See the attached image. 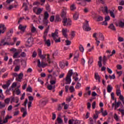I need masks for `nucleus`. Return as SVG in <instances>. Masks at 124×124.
<instances>
[{
    "label": "nucleus",
    "mask_w": 124,
    "mask_h": 124,
    "mask_svg": "<svg viewBox=\"0 0 124 124\" xmlns=\"http://www.w3.org/2000/svg\"><path fill=\"white\" fill-rule=\"evenodd\" d=\"M56 80H50V85H51L56 84Z\"/></svg>",
    "instance_id": "052dcab7"
},
{
    "label": "nucleus",
    "mask_w": 124,
    "mask_h": 124,
    "mask_svg": "<svg viewBox=\"0 0 124 124\" xmlns=\"http://www.w3.org/2000/svg\"><path fill=\"white\" fill-rule=\"evenodd\" d=\"M102 8H104V10H102V12H103V13H104V12H106L107 14H108V13H109V12H108V7L107 6L102 7Z\"/></svg>",
    "instance_id": "aec40b11"
},
{
    "label": "nucleus",
    "mask_w": 124,
    "mask_h": 124,
    "mask_svg": "<svg viewBox=\"0 0 124 124\" xmlns=\"http://www.w3.org/2000/svg\"><path fill=\"white\" fill-rule=\"evenodd\" d=\"M78 58H79V53H78L77 55L74 56V61L75 62H78Z\"/></svg>",
    "instance_id": "cd10ccee"
},
{
    "label": "nucleus",
    "mask_w": 124,
    "mask_h": 124,
    "mask_svg": "<svg viewBox=\"0 0 124 124\" xmlns=\"http://www.w3.org/2000/svg\"><path fill=\"white\" fill-rule=\"evenodd\" d=\"M3 124H6L7 123H8V115H7L5 118L4 121H3Z\"/></svg>",
    "instance_id": "4c0bfd02"
},
{
    "label": "nucleus",
    "mask_w": 124,
    "mask_h": 124,
    "mask_svg": "<svg viewBox=\"0 0 124 124\" xmlns=\"http://www.w3.org/2000/svg\"><path fill=\"white\" fill-rule=\"evenodd\" d=\"M79 50L80 51V52H82V53H83V52H84V47H83V46H82V45H80L79 46Z\"/></svg>",
    "instance_id": "37998d69"
},
{
    "label": "nucleus",
    "mask_w": 124,
    "mask_h": 124,
    "mask_svg": "<svg viewBox=\"0 0 124 124\" xmlns=\"http://www.w3.org/2000/svg\"><path fill=\"white\" fill-rule=\"evenodd\" d=\"M4 107H5V105L4 104H2L1 102H0V109L4 108Z\"/></svg>",
    "instance_id": "864d4df0"
},
{
    "label": "nucleus",
    "mask_w": 124,
    "mask_h": 124,
    "mask_svg": "<svg viewBox=\"0 0 124 124\" xmlns=\"http://www.w3.org/2000/svg\"><path fill=\"white\" fill-rule=\"evenodd\" d=\"M65 43H66V45L67 46H68L70 45V44H71V41H70L68 40H66L65 41Z\"/></svg>",
    "instance_id": "3c124183"
},
{
    "label": "nucleus",
    "mask_w": 124,
    "mask_h": 124,
    "mask_svg": "<svg viewBox=\"0 0 124 124\" xmlns=\"http://www.w3.org/2000/svg\"><path fill=\"white\" fill-rule=\"evenodd\" d=\"M0 29H2V30H0V34H1V33H4V32L6 31V27H5L4 24H0Z\"/></svg>",
    "instance_id": "423d86ee"
},
{
    "label": "nucleus",
    "mask_w": 124,
    "mask_h": 124,
    "mask_svg": "<svg viewBox=\"0 0 124 124\" xmlns=\"http://www.w3.org/2000/svg\"><path fill=\"white\" fill-rule=\"evenodd\" d=\"M93 58L89 59L88 63L91 65L92 63H93Z\"/></svg>",
    "instance_id": "bf43d9fd"
},
{
    "label": "nucleus",
    "mask_w": 124,
    "mask_h": 124,
    "mask_svg": "<svg viewBox=\"0 0 124 124\" xmlns=\"http://www.w3.org/2000/svg\"><path fill=\"white\" fill-rule=\"evenodd\" d=\"M72 74H73V72L72 70H70L65 78L63 80L66 81V84H69L71 83V77L72 76Z\"/></svg>",
    "instance_id": "f257e3e1"
},
{
    "label": "nucleus",
    "mask_w": 124,
    "mask_h": 124,
    "mask_svg": "<svg viewBox=\"0 0 124 124\" xmlns=\"http://www.w3.org/2000/svg\"><path fill=\"white\" fill-rule=\"evenodd\" d=\"M97 22H100V21H103V17L101 16H98L97 18Z\"/></svg>",
    "instance_id": "ea45409f"
},
{
    "label": "nucleus",
    "mask_w": 124,
    "mask_h": 124,
    "mask_svg": "<svg viewBox=\"0 0 124 124\" xmlns=\"http://www.w3.org/2000/svg\"><path fill=\"white\" fill-rule=\"evenodd\" d=\"M43 10V9H41L40 8H38V10L37 11V13H36V14L37 15H39V14H41V12H42Z\"/></svg>",
    "instance_id": "c85d7f7f"
},
{
    "label": "nucleus",
    "mask_w": 124,
    "mask_h": 124,
    "mask_svg": "<svg viewBox=\"0 0 124 124\" xmlns=\"http://www.w3.org/2000/svg\"><path fill=\"white\" fill-rule=\"evenodd\" d=\"M10 102V98H7L4 100L5 103H6L7 104H8Z\"/></svg>",
    "instance_id": "6e6d98bb"
},
{
    "label": "nucleus",
    "mask_w": 124,
    "mask_h": 124,
    "mask_svg": "<svg viewBox=\"0 0 124 124\" xmlns=\"http://www.w3.org/2000/svg\"><path fill=\"white\" fill-rule=\"evenodd\" d=\"M46 9L47 11H51V9H50V5H49V4H47L46 5Z\"/></svg>",
    "instance_id": "de8ad7c7"
},
{
    "label": "nucleus",
    "mask_w": 124,
    "mask_h": 124,
    "mask_svg": "<svg viewBox=\"0 0 124 124\" xmlns=\"http://www.w3.org/2000/svg\"><path fill=\"white\" fill-rule=\"evenodd\" d=\"M102 115L103 117H105V116H107V115H108L107 110H105L103 112H102Z\"/></svg>",
    "instance_id": "8fccbe9b"
},
{
    "label": "nucleus",
    "mask_w": 124,
    "mask_h": 124,
    "mask_svg": "<svg viewBox=\"0 0 124 124\" xmlns=\"http://www.w3.org/2000/svg\"><path fill=\"white\" fill-rule=\"evenodd\" d=\"M47 102H48V100H41L39 102V105L40 106H41L42 107H44L45 105L47 104Z\"/></svg>",
    "instance_id": "6e6552de"
},
{
    "label": "nucleus",
    "mask_w": 124,
    "mask_h": 124,
    "mask_svg": "<svg viewBox=\"0 0 124 124\" xmlns=\"http://www.w3.org/2000/svg\"><path fill=\"white\" fill-rule=\"evenodd\" d=\"M44 16H44V19L47 20V19H48V18H49V14H48V12H46L45 13Z\"/></svg>",
    "instance_id": "a878e982"
},
{
    "label": "nucleus",
    "mask_w": 124,
    "mask_h": 124,
    "mask_svg": "<svg viewBox=\"0 0 124 124\" xmlns=\"http://www.w3.org/2000/svg\"><path fill=\"white\" fill-rule=\"evenodd\" d=\"M50 29V25H48L46 30L45 31V32L44 33V35H47L48 34V31H49V30Z\"/></svg>",
    "instance_id": "4be33fe9"
},
{
    "label": "nucleus",
    "mask_w": 124,
    "mask_h": 124,
    "mask_svg": "<svg viewBox=\"0 0 124 124\" xmlns=\"http://www.w3.org/2000/svg\"><path fill=\"white\" fill-rule=\"evenodd\" d=\"M109 13L110 14L111 17L112 18H115V14H114V12H112V11H110Z\"/></svg>",
    "instance_id": "13d9d810"
},
{
    "label": "nucleus",
    "mask_w": 124,
    "mask_h": 124,
    "mask_svg": "<svg viewBox=\"0 0 124 124\" xmlns=\"http://www.w3.org/2000/svg\"><path fill=\"white\" fill-rule=\"evenodd\" d=\"M57 121L58 124H62V119L61 117H58L57 119Z\"/></svg>",
    "instance_id": "473e14b6"
},
{
    "label": "nucleus",
    "mask_w": 124,
    "mask_h": 124,
    "mask_svg": "<svg viewBox=\"0 0 124 124\" xmlns=\"http://www.w3.org/2000/svg\"><path fill=\"white\" fill-rule=\"evenodd\" d=\"M69 90L70 93H73V92H75V89H74V87L73 86L70 87Z\"/></svg>",
    "instance_id": "58836bf2"
},
{
    "label": "nucleus",
    "mask_w": 124,
    "mask_h": 124,
    "mask_svg": "<svg viewBox=\"0 0 124 124\" xmlns=\"http://www.w3.org/2000/svg\"><path fill=\"white\" fill-rule=\"evenodd\" d=\"M27 92H29V93H32V88L30 86H29L26 90Z\"/></svg>",
    "instance_id": "7c9ffc66"
},
{
    "label": "nucleus",
    "mask_w": 124,
    "mask_h": 124,
    "mask_svg": "<svg viewBox=\"0 0 124 124\" xmlns=\"http://www.w3.org/2000/svg\"><path fill=\"white\" fill-rule=\"evenodd\" d=\"M27 35H30V38L28 39L27 43L28 44H31V43L32 42V41L31 40V34H28Z\"/></svg>",
    "instance_id": "5701e85b"
},
{
    "label": "nucleus",
    "mask_w": 124,
    "mask_h": 124,
    "mask_svg": "<svg viewBox=\"0 0 124 124\" xmlns=\"http://www.w3.org/2000/svg\"><path fill=\"white\" fill-rule=\"evenodd\" d=\"M70 9L72 11H73V10H75V9H76V7H75V4H73L72 5H71Z\"/></svg>",
    "instance_id": "f704fd0d"
},
{
    "label": "nucleus",
    "mask_w": 124,
    "mask_h": 124,
    "mask_svg": "<svg viewBox=\"0 0 124 124\" xmlns=\"http://www.w3.org/2000/svg\"><path fill=\"white\" fill-rule=\"evenodd\" d=\"M112 90H113V87H111L110 85H108V93H111V92H112Z\"/></svg>",
    "instance_id": "b1692460"
},
{
    "label": "nucleus",
    "mask_w": 124,
    "mask_h": 124,
    "mask_svg": "<svg viewBox=\"0 0 124 124\" xmlns=\"http://www.w3.org/2000/svg\"><path fill=\"white\" fill-rule=\"evenodd\" d=\"M108 29H110V30H111V31H116V27H115V26L113 23H111L108 26Z\"/></svg>",
    "instance_id": "9b49d317"
},
{
    "label": "nucleus",
    "mask_w": 124,
    "mask_h": 124,
    "mask_svg": "<svg viewBox=\"0 0 124 124\" xmlns=\"http://www.w3.org/2000/svg\"><path fill=\"white\" fill-rule=\"evenodd\" d=\"M50 22H54L55 20V16H50V19H49Z\"/></svg>",
    "instance_id": "4d7b16f0"
},
{
    "label": "nucleus",
    "mask_w": 124,
    "mask_h": 124,
    "mask_svg": "<svg viewBox=\"0 0 124 124\" xmlns=\"http://www.w3.org/2000/svg\"><path fill=\"white\" fill-rule=\"evenodd\" d=\"M62 23H63V26L64 27H70L72 25V21L70 18H64L62 19Z\"/></svg>",
    "instance_id": "7ed1b4c3"
},
{
    "label": "nucleus",
    "mask_w": 124,
    "mask_h": 124,
    "mask_svg": "<svg viewBox=\"0 0 124 124\" xmlns=\"http://www.w3.org/2000/svg\"><path fill=\"white\" fill-rule=\"evenodd\" d=\"M25 7L24 10L25 11H27L28 10V5H27V3H24L23 5V7Z\"/></svg>",
    "instance_id": "09e8293b"
},
{
    "label": "nucleus",
    "mask_w": 124,
    "mask_h": 124,
    "mask_svg": "<svg viewBox=\"0 0 124 124\" xmlns=\"http://www.w3.org/2000/svg\"><path fill=\"white\" fill-rule=\"evenodd\" d=\"M83 30L85 31H91V28L90 27V25H89V21L87 20L85 21V24L83 26Z\"/></svg>",
    "instance_id": "39448f33"
},
{
    "label": "nucleus",
    "mask_w": 124,
    "mask_h": 124,
    "mask_svg": "<svg viewBox=\"0 0 124 124\" xmlns=\"http://www.w3.org/2000/svg\"><path fill=\"white\" fill-rule=\"evenodd\" d=\"M110 95L111 96V99H112V100H115V94L113 92L111 93Z\"/></svg>",
    "instance_id": "e2e57ef3"
},
{
    "label": "nucleus",
    "mask_w": 124,
    "mask_h": 124,
    "mask_svg": "<svg viewBox=\"0 0 124 124\" xmlns=\"http://www.w3.org/2000/svg\"><path fill=\"white\" fill-rule=\"evenodd\" d=\"M24 77V74L21 73L19 75H18V79H23V77Z\"/></svg>",
    "instance_id": "a19ab883"
},
{
    "label": "nucleus",
    "mask_w": 124,
    "mask_h": 124,
    "mask_svg": "<svg viewBox=\"0 0 124 124\" xmlns=\"http://www.w3.org/2000/svg\"><path fill=\"white\" fill-rule=\"evenodd\" d=\"M61 17L63 20V19H66V12L64 11V10H62V12L61 13Z\"/></svg>",
    "instance_id": "9d476101"
},
{
    "label": "nucleus",
    "mask_w": 124,
    "mask_h": 124,
    "mask_svg": "<svg viewBox=\"0 0 124 124\" xmlns=\"http://www.w3.org/2000/svg\"><path fill=\"white\" fill-rule=\"evenodd\" d=\"M26 56H27V54H26V53H25V52H22L21 54H20V57L21 58H26Z\"/></svg>",
    "instance_id": "c03bdc74"
},
{
    "label": "nucleus",
    "mask_w": 124,
    "mask_h": 124,
    "mask_svg": "<svg viewBox=\"0 0 124 124\" xmlns=\"http://www.w3.org/2000/svg\"><path fill=\"white\" fill-rule=\"evenodd\" d=\"M99 36L100 40H101L102 41H104V36H103V34H102V33H99Z\"/></svg>",
    "instance_id": "393cba45"
},
{
    "label": "nucleus",
    "mask_w": 124,
    "mask_h": 124,
    "mask_svg": "<svg viewBox=\"0 0 124 124\" xmlns=\"http://www.w3.org/2000/svg\"><path fill=\"white\" fill-rule=\"evenodd\" d=\"M70 101H71V97L69 96L66 98V102L69 103V102H70Z\"/></svg>",
    "instance_id": "49530a36"
},
{
    "label": "nucleus",
    "mask_w": 124,
    "mask_h": 124,
    "mask_svg": "<svg viewBox=\"0 0 124 124\" xmlns=\"http://www.w3.org/2000/svg\"><path fill=\"white\" fill-rule=\"evenodd\" d=\"M108 78H109L110 80H112V79H116V76H115V74H113L112 76L109 75Z\"/></svg>",
    "instance_id": "e433bc0d"
},
{
    "label": "nucleus",
    "mask_w": 124,
    "mask_h": 124,
    "mask_svg": "<svg viewBox=\"0 0 124 124\" xmlns=\"http://www.w3.org/2000/svg\"><path fill=\"white\" fill-rule=\"evenodd\" d=\"M102 57L100 56L99 57V61L98 62V65H99V67H101L102 66Z\"/></svg>",
    "instance_id": "2eb2a0df"
},
{
    "label": "nucleus",
    "mask_w": 124,
    "mask_h": 124,
    "mask_svg": "<svg viewBox=\"0 0 124 124\" xmlns=\"http://www.w3.org/2000/svg\"><path fill=\"white\" fill-rule=\"evenodd\" d=\"M47 63L45 64L44 62H40V60L39 59L38 60V67H45L47 65Z\"/></svg>",
    "instance_id": "0eeeda50"
},
{
    "label": "nucleus",
    "mask_w": 124,
    "mask_h": 124,
    "mask_svg": "<svg viewBox=\"0 0 124 124\" xmlns=\"http://www.w3.org/2000/svg\"><path fill=\"white\" fill-rule=\"evenodd\" d=\"M5 45H11V44L9 43H6L4 41V40L1 39V41H0V46H5Z\"/></svg>",
    "instance_id": "1a4fd4ad"
},
{
    "label": "nucleus",
    "mask_w": 124,
    "mask_h": 124,
    "mask_svg": "<svg viewBox=\"0 0 124 124\" xmlns=\"http://www.w3.org/2000/svg\"><path fill=\"white\" fill-rule=\"evenodd\" d=\"M43 23L44 25L46 26H46H48V20H44L43 21Z\"/></svg>",
    "instance_id": "603ef678"
},
{
    "label": "nucleus",
    "mask_w": 124,
    "mask_h": 124,
    "mask_svg": "<svg viewBox=\"0 0 124 124\" xmlns=\"http://www.w3.org/2000/svg\"><path fill=\"white\" fill-rule=\"evenodd\" d=\"M18 55H19V52L15 53L13 55L14 59H16V58H17V56H18Z\"/></svg>",
    "instance_id": "338daca9"
},
{
    "label": "nucleus",
    "mask_w": 124,
    "mask_h": 124,
    "mask_svg": "<svg viewBox=\"0 0 124 124\" xmlns=\"http://www.w3.org/2000/svg\"><path fill=\"white\" fill-rule=\"evenodd\" d=\"M78 18H79V13L76 12L73 16V19L74 20H78Z\"/></svg>",
    "instance_id": "4468645a"
},
{
    "label": "nucleus",
    "mask_w": 124,
    "mask_h": 124,
    "mask_svg": "<svg viewBox=\"0 0 124 124\" xmlns=\"http://www.w3.org/2000/svg\"><path fill=\"white\" fill-rule=\"evenodd\" d=\"M19 114H20V111L17 110L16 111H15V112H14V116H18V115H19Z\"/></svg>",
    "instance_id": "0e129e2a"
},
{
    "label": "nucleus",
    "mask_w": 124,
    "mask_h": 124,
    "mask_svg": "<svg viewBox=\"0 0 124 124\" xmlns=\"http://www.w3.org/2000/svg\"><path fill=\"white\" fill-rule=\"evenodd\" d=\"M116 95L117 96H119V95H121V89L116 90Z\"/></svg>",
    "instance_id": "79ce46f5"
},
{
    "label": "nucleus",
    "mask_w": 124,
    "mask_h": 124,
    "mask_svg": "<svg viewBox=\"0 0 124 124\" xmlns=\"http://www.w3.org/2000/svg\"><path fill=\"white\" fill-rule=\"evenodd\" d=\"M3 39H4L5 42L7 43H9V42H10V40H11V38H10V37H7Z\"/></svg>",
    "instance_id": "412c9836"
},
{
    "label": "nucleus",
    "mask_w": 124,
    "mask_h": 124,
    "mask_svg": "<svg viewBox=\"0 0 124 124\" xmlns=\"http://www.w3.org/2000/svg\"><path fill=\"white\" fill-rule=\"evenodd\" d=\"M116 67L119 70H121L122 68H123V67L121 66V65L120 64L117 65Z\"/></svg>",
    "instance_id": "69168bd1"
},
{
    "label": "nucleus",
    "mask_w": 124,
    "mask_h": 124,
    "mask_svg": "<svg viewBox=\"0 0 124 124\" xmlns=\"http://www.w3.org/2000/svg\"><path fill=\"white\" fill-rule=\"evenodd\" d=\"M4 95H3V93H2V90L0 89V99L1 100H3L4 99Z\"/></svg>",
    "instance_id": "a211bd4d"
},
{
    "label": "nucleus",
    "mask_w": 124,
    "mask_h": 124,
    "mask_svg": "<svg viewBox=\"0 0 124 124\" xmlns=\"http://www.w3.org/2000/svg\"><path fill=\"white\" fill-rule=\"evenodd\" d=\"M36 31V29H35V27H34V26H33L32 28H31V32L34 33Z\"/></svg>",
    "instance_id": "680f3d73"
},
{
    "label": "nucleus",
    "mask_w": 124,
    "mask_h": 124,
    "mask_svg": "<svg viewBox=\"0 0 124 124\" xmlns=\"http://www.w3.org/2000/svg\"><path fill=\"white\" fill-rule=\"evenodd\" d=\"M46 56H47V55L46 54H42L41 55H40L39 57V58H40L41 60H46Z\"/></svg>",
    "instance_id": "2f4dec72"
},
{
    "label": "nucleus",
    "mask_w": 124,
    "mask_h": 124,
    "mask_svg": "<svg viewBox=\"0 0 124 124\" xmlns=\"http://www.w3.org/2000/svg\"><path fill=\"white\" fill-rule=\"evenodd\" d=\"M94 78H95V80H98V79H100V77L99 75H98V73H95Z\"/></svg>",
    "instance_id": "72a5a7b5"
},
{
    "label": "nucleus",
    "mask_w": 124,
    "mask_h": 124,
    "mask_svg": "<svg viewBox=\"0 0 124 124\" xmlns=\"http://www.w3.org/2000/svg\"><path fill=\"white\" fill-rule=\"evenodd\" d=\"M118 111H119V112H121L122 115H123V116H124V109L119 108V109H118Z\"/></svg>",
    "instance_id": "774afa93"
},
{
    "label": "nucleus",
    "mask_w": 124,
    "mask_h": 124,
    "mask_svg": "<svg viewBox=\"0 0 124 124\" xmlns=\"http://www.w3.org/2000/svg\"><path fill=\"white\" fill-rule=\"evenodd\" d=\"M91 93L92 92L91 91V90H89L88 91H86V92L84 94V97L87 98L88 97V95L89 96L91 95Z\"/></svg>",
    "instance_id": "dca6fc26"
},
{
    "label": "nucleus",
    "mask_w": 124,
    "mask_h": 124,
    "mask_svg": "<svg viewBox=\"0 0 124 124\" xmlns=\"http://www.w3.org/2000/svg\"><path fill=\"white\" fill-rule=\"evenodd\" d=\"M55 88H56V86L54 85L53 86L52 85H48L47 86V89H48L49 91L52 90H55Z\"/></svg>",
    "instance_id": "f3484780"
},
{
    "label": "nucleus",
    "mask_w": 124,
    "mask_h": 124,
    "mask_svg": "<svg viewBox=\"0 0 124 124\" xmlns=\"http://www.w3.org/2000/svg\"><path fill=\"white\" fill-rule=\"evenodd\" d=\"M119 25L121 27V28H124V23L122 21H120L119 22Z\"/></svg>",
    "instance_id": "a18cd8bd"
},
{
    "label": "nucleus",
    "mask_w": 124,
    "mask_h": 124,
    "mask_svg": "<svg viewBox=\"0 0 124 124\" xmlns=\"http://www.w3.org/2000/svg\"><path fill=\"white\" fill-rule=\"evenodd\" d=\"M81 88V83H79V82H78L77 84V85L76 86V89H79Z\"/></svg>",
    "instance_id": "5fc2aeb1"
},
{
    "label": "nucleus",
    "mask_w": 124,
    "mask_h": 124,
    "mask_svg": "<svg viewBox=\"0 0 124 124\" xmlns=\"http://www.w3.org/2000/svg\"><path fill=\"white\" fill-rule=\"evenodd\" d=\"M59 32L56 30L54 33H52L51 36L53 38L55 43L61 42V37H59Z\"/></svg>",
    "instance_id": "f03ea898"
},
{
    "label": "nucleus",
    "mask_w": 124,
    "mask_h": 124,
    "mask_svg": "<svg viewBox=\"0 0 124 124\" xmlns=\"http://www.w3.org/2000/svg\"><path fill=\"white\" fill-rule=\"evenodd\" d=\"M26 28L27 26H23L21 24H20L18 27V30H20V31H22L23 32L25 31Z\"/></svg>",
    "instance_id": "f8f14e48"
},
{
    "label": "nucleus",
    "mask_w": 124,
    "mask_h": 124,
    "mask_svg": "<svg viewBox=\"0 0 124 124\" xmlns=\"http://www.w3.org/2000/svg\"><path fill=\"white\" fill-rule=\"evenodd\" d=\"M114 118L115 120H116V122H120V118L118 115H117V113L114 114Z\"/></svg>",
    "instance_id": "c756f323"
},
{
    "label": "nucleus",
    "mask_w": 124,
    "mask_h": 124,
    "mask_svg": "<svg viewBox=\"0 0 124 124\" xmlns=\"http://www.w3.org/2000/svg\"><path fill=\"white\" fill-rule=\"evenodd\" d=\"M61 18H60V16H56L55 22H61Z\"/></svg>",
    "instance_id": "c9c22d12"
},
{
    "label": "nucleus",
    "mask_w": 124,
    "mask_h": 124,
    "mask_svg": "<svg viewBox=\"0 0 124 124\" xmlns=\"http://www.w3.org/2000/svg\"><path fill=\"white\" fill-rule=\"evenodd\" d=\"M46 36L47 35H44V41L45 45H46L47 47H50L51 46V40L50 39L47 40Z\"/></svg>",
    "instance_id": "20e7f679"
},
{
    "label": "nucleus",
    "mask_w": 124,
    "mask_h": 124,
    "mask_svg": "<svg viewBox=\"0 0 124 124\" xmlns=\"http://www.w3.org/2000/svg\"><path fill=\"white\" fill-rule=\"evenodd\" d=\"M106 62H107V58H106V56L104 55L103 58V63L104 65H106Z\"/></svg>",
    "instance_id": "bb28decb"
},
{
    "label": "nucleus",
    "mask_w": 124,
    "mask_h": 124,
    "mask_svg": "<svg viewBox=\"0 0 124 124\" xmlns=\"http://www.w3.org/2000/svg\"><path fill=\"white\" fill-rule=\"evenodd\" d=\"M121 103H122L121 102H118L116 104L112 103V108H113L114 106H115L119 108V107H120V105H121Z\"/></svg>",
    "instance_id": "6ab92c4d"
},
{
    "label": "nucleus",
    "mask_w": 124,
    "mask_h": 124,
    "mask_svg": "<svg viewBox=\"0 0 124 124\" xmlns=\"http://www.w3.org/2000/svg\"><path fill=\"white\" fill-rule=\"evenodd\" d=\"M66 32H67V29H62V33L64 37H67V34H66Z\"/></svg>",
    "instance_id": "ddd939ff"
}]
</instances>
